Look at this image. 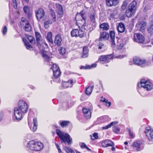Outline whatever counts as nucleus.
<instances>
[{
    "mask_svg": "<svg viewBox=\"0 0 153 153\" xmlns=\"http://www.w3.org/2000/svg\"><path fill=\"white\" fill-rule=\"evenodd\" d=\"M104 46V44L101 42H100L98 45V48L100 49H102V47Z\"/></svg>",
    "mask_w": 153,
    "mask_h": 153,
    "instance_id": "55",
    "label": "nucleus"
},
{
    "mask_svg": "<svg viewBox=\"0 0 153 153\" xmlns=\"http://www.w3.org/2000/svg\"><path fill=\"white\" fill-rule=\"evenodd\" d=\"M110 35L111 39V45L112 47L114 48L115 46L116 43V39L115 38V32L114 31H111L110 32Z\"/></svg>",
    "mask_w": 153,
    "mask_h": 153,
    "instance_id": "13",
    "label": "nucleus"
},
{
    "mask_svg": "<svg viewBox=\"0 0 153 153\" xmlns=\"http://www.w3.org/2000/svg\"><path fill=\"white\" fill-rule=\"evenodd\" d=\"M59 53L62 54H64L66 52L65 49L63 47H60L58 50Z\"/></svg>",
    "mask_w": 153,
    "mask_h": 153,
    "instance_id": "38",
    "label": "nucleus"
},
{
    "mask_svg": "<svg viewBox=\"0 0 153 153\" xmlns=\"http://www.w3.org/2000/svg\"><path fill=\"white\" fill-rule=\"evenodd\" d=\"M89 16L91 21L92 23H95L97 16L96 15L95 12L94 10L90 11L89 13Z\"/></svg>",
    "mask_w": 153,
    "mask_h": 153,
    "instance_id": "15",
    "label": "nucleus"
},
{
    "mask_svg": "<svg viewBox=\"0 0 153 153\" xmlns=\"http://www.w3.org/2000/svg\"><path fill=\"white\" fill-rule=\"evenodd\" d=\"M24 10L25 12L26 13L29 12V7L27 6H25L24 7Z\"/></svg>",
    "mask_w": 153,
    "mask_h": 153,
    "instance_id": "49",
    "label": "nucleus"
},
{
    "mask_svg": "<svg viewBox=\"0 0 153 153\" xmlns=\"http://www.w3.org/2000/svg\"><path fill=\"white\" fill-rule=\"evenodd\" d=\"M62 39L61 36L59 35H57L55 37L54 41V43L58 46H60L62 44Z\"/></svg>",
    "mask_w": 153,
    "mask_h": 153,
    "instance_id": "23",
    "label": "nucleus"
},
{
    "mask_svg": "<svg viewBox=\"0 0 153 153\" xmlns=\"http://www.w3.org/2000/svg\"><path fill=\"white\" fill-rule=\"evenodd\" d=\"M51 63L53 64V66L51 67V68L52 69L53 72H54V71H57L59 70V68L56 64H53L52 62H51Z\"/></svg>",
    "mask_w": 153,
    "mask_h": 153,
    "instance_id": "34",
    "label": "nucleus"
},
{
    "mask_svg": "<svg viewBox=\"0 0 153 153\" xmlns=\"http://www.w3.org/2000/svg\"><path fill=\"white\" fill-rule=\"evenodd\" d=\"M82 111L84 114V116L87 119H89L91 117V110L86 108H83Z\"/></svg>",
    "mask_w": 153,
    "mask_h": 153,
    "instance_id": "16",
    "label": "nucleus"
},
{
    "mask_svg": "<svg viewBox=\"0 0 153 153\" xmlns=\"http://www.w3.org/2000/svg\"><path fill=\"white\" fill-rule=\"evenodd\" d=\"M80 69H90V65H86L85 66H82L80 67Z\"/></svg>",
    "mask_w": 153,
    "mask_h": 153,
    "instance_id": "53",
    "label": "nucleus"
},
{
    "mask_svg": "<svg viewBox=\"0 0 153 153\" xmlns=\"http://www.w3.org/2000/svg\"><path fill=\"white\" fill-rule=\"evenodd\" d=\"M18 108L16 107L14 109V114L17 120H20L22 118L23 114L24 113L19 110Z\"/></svg>",
    "mask_w": 153,
    "mask_h": 153,
    "instance_id": "10",
    "label": "nucleus"
},
{
    "mask_svg": "<svg viewBox=\"0 0 153 153\" xmlns=\"http://www.w3.org/2000/svg\"><path fill=\"white\" fill-rule=\"evenodd\" d=\"M137 26L141 31L143 32L146 28V23L143 21H141L138 22Z\"/></svg>",
    "mask_w": 153,
    "mask_h": 153,
    "instance_id": "21",
    "label": "nucleus"
},
{
    "mask_svg": "<svg viewBox=\"0 0 153 153\" xmlns=\"http://www.w3.org/2000/svg\"><path fill=\"white\" fill-rule=\"evenodd\" d=\"M131 0H125L123 2L121 8L123 9H125L127 7L128 4L131 1Z\"/></svg>",
    "mask_w": 153,
    "mask_h": 153,
    "instance_id": "31",
    "label": "nucleus"
},
{
    "mask_svg": "<svg viewBox=\"0 0 153 153\" xmlns=\"http://www.w3.org/2000/svg\"><path fill=\"white\" fill-rule=\"evenodd\" d=\"M145 38L143 35L140 33H135L134 35V40L139 43H143Z\"/></svg>",
    "mask_w": 153,
    "mask_h": 153,
    "instance_id": "7",
    "label": "nucleus"
},
{
    "mask_svg": "<svg viewBox=\"0 0 153 153\" xmlns=\"http://www.w3.org/2000/svg\"><path fill=\"white\" fill-rule=\"evenodd\" d=\"M80 147L82 148H85L89 151H91V150L84 143H82Z\"/></svg>",
    "mask_w": 153,
    "mask_h": 153,
    "instance_id": "45",
    "label": "nucleus"
},
{
    "mask_svg": "<svg viewBox=\"0 0 153 153\" xmlns=\"http://www.w3.org/2000/svg\"><path fill=\"white\" fill-rule=\"evenodd\" d=\"M139 88L143 87L147 91H150L153 88V85L149 81L145 79L141 80L140 83L138 84Z\"/></svg>",
    "mask_w": 153,
    "mask_h": 153,
    "instance_id": "4",
    "label": "nucleus"
},
{
    "mask_svg": "<svg viewBox=\"0 0 153 153\" xmlns=\"http://www.w3.org/2000/svg\"><path fill=\"white\" fill-rule=\"evenodd\" d=\"M69 107H71L73 105V102L70 100L67 102Z\"/></svg>",
    "mask_w": 153,
    "mask_h": 153,
    "instance_id": "51",
    "label": "nucleus"
},
{
    "mask_svg": "<svg viewBox=\"0 0 153 153\" xmlns=\"http://www.w3.org/2000/svg\"><path fill=\"white\" fill-rule=\"evenodd\" d=\"M36 15L37 19L39 20L44 16V10L42 9H39L37 10L36 13Z\"/></svg>",
    "mask_w": 153,
    "mask_h": 153,
    "instance_id": "14",
    "label": "nucleus"
},
{
    "mask_svg": "<svg viewBox=\"0 0 153 153\" xmlns=\"http://www.w3.org/2000/svg\"><path fill=\"white\" fill-rule=\"evenodd\" d=\"M101 101H102L103 102H105L106 104V105L109 107L111 104V102H108V100L106 99L103 98V97H102L101 98Z\"/></svg>",
    "mask_w": 153,
    "mask_h": 153,
    "instance_id": "36",
    "label": "nucleus"
},
{
    "mask_svg": "<svg viewBox=\"0 0 153 153\" xmlns=\"http://www.w3.org/2000/svg\"><path fill=\"white\" fill-rule=\"evenodd\" d=\"M35 33L36 41L38 43H39L41 38V34L37 32H36Z\"/></svg>",
    "mask_w": 153,
    "mask_h": 153,
    "instance_id": "33",
    "label": "nucleus"
},
{
    "mask_svg": "<svg viewBox=\"0 0 153 153\" xmlns=\"http://www.w3.org/2000/svg\"><path fill=\"white\" fill-rule=\"evenodd\" d=\"M108 117L107 116H103L97 118V120L98 121H101V122H103L106 121V119H107Z\"/></svg>",
    "mask_w": 153,
    "mask_h": 153,
    "instance_id": "35",
    "label": "nucleus"
},
{
    "mask_svg": "<svg viewBox=\"0 0 153 153\" xmlns=\"http://www.w3.org/2000/svg\"><path fill=\"white\" fill-rule=\"evenodd\" d=\"M111 125H108L107 126H106L105 127H102V129H108V128L111 127Z\"/></svg>",
    "mask_w": 153,
    "mask_h": 153,
    "instance_id": "58",
    "label": "nucleus"
},
{
    "mask_svg": "<svg viewBox=\"0 0 153 153\" xmlns=\"http://www.w3.org/2000/svg\"><path fill=\"white\" fill-rule=\"evenodd\" d=\"M7 32V28L6 26L4 27L3 30V34L4 35L6 34Z\"/></svg>",
    "mask_w": 153,
    "mask_h": 153,
    "instance_id": "57",
    "label": "nucleus"
},
{
    "mask_svg": "<svg viewBox=\"0 0 153 153\" xmlns=\"http://www.w3.org/2000/svg\"><path fill=\"white\" fill-rule=\"evenodd\" d=\"M128 132L130 135V136L131 137V138H133L134 137V136L133 133L131 132L130 129H128Z\"/></svg>",
    "mask_w": 153,
    "mask_h": 153,
    "instance_id": "56",
    "label": "nucleus"
},
{
    "mask_svg": "<svg viewBox=\"0 0 153 153\" xmlns=\"http://www.w3.org/2000/svg\"><path fill=\"white\" fill-rule=\"evenodd\" d=\"M56 134L59 137L61 140L62 143H67L68 144H71L72 142V139L69 135L64 132H62L60 130H56Z\"/></svg>",
    "mask_w": 153,
    "mask_h": 153,
    "instance_id": "3",
    "label": "nucleus"
},
{
    "mask_svg": "<svg viewBox=\"0 0 153 153\" xmlns=\"http://www.w3.org/2000/svg\"><path fill=\"white\" fill-rule=\"evenodd\" d=\"M64 149L67 153H75L74 151L70 148L65 147Z\"/></svg>",
    "mask_w": 153,
    "mask_h": 153,
    "instance_id": "37",
    "label": "nucleus"
},
{
    "mask_svg": "<svg viewBox=\"0 0 153 153\" xmlns=\"http://www.w3.org/2000/svg\"><path fill=\"white\" fill-rule=\"evenodd\" d=\"M119 123L117 121H114L111 123L109 124H115L118 123Z\"/></svg>",
    "mask_w": 153,
    "mask_h": 153,
    "instance_id": "62",
    "label": "nucleus"
},
{
    "mask_svg": "<svg viewBox=\"0 0 153 153\" xmlns=\"http://www.w3.org/2000/svg\"><path fill=\"white\" fill-rule=\"evenodd\" d=\"M83 51L82 53V57L85 58L88 56V48L86 46H84L83 48Z\"/></svg>",
    "mask_w": 153,
    "mask_h": 153,
    "instance_id": "28",
    "label": "nucleus"
},
{
    "mask_svg": "<svg viewBox=\"0 0 153 153\" xmlns=\"http://www.w3.org/2000/svg\"><path fill=\"white\" fill-rule=\"evenodd\" d=\"M93 88V86H89L86 89L85 93L88 95H90L92 92V89Z\"/></svg>",
    "mask_w": 153,
    "mask_h": 153,
    "instance_id": "32",
    "label": "nucleus"
},
{
    "mask_svg": "<svg viewBox=\"0 0 153 153\" xmlns=\"http://www.w3.org/2000/svg\"><path fill=\"white\" fill-rule=\"evenodd\" d=\"M113 131L115 133H117L120 131L119 128L117 126H115L113 128Z\"/></svg>",
    "mask_w": 153,
    "mask_h": 153,
    "instance_id": "46",
    "label": "nucleus"
},
{
    "mask_svg": "<svg viewBox=\"0 0 153 153\" xmlns=\"http://www.w3.org/2000/svg\"><path fill=\"white\" fill-rule=\"evenodd\" d=\"M53 74L54 77L56 78H58L60 76V72L59 70L57 71H54Z\"/></svg>",
    "mask_w": 153,
    "mask_h": 153,
    "instance_id": "40",
    "label": "nucleus"
},
{
    "mask_svg": "<svg viewBox=\"0 0 153 153\" xmlns=\"http://www.w3.org/2000/svg\"><path fill=\"white\" fill-rule=\"evenodd\" d=\"M13 4V6L14 8L15 9H16L17 7V4L16 3V0H12Z\"/></svg>",
    "mask_w": 153,
    "mask_h": 153,
    "instance_id": "50",
    "label": "nucleus"
},
{
    "mask_svg": "<svg viewBox=\"0 0 153 153\" xmlns=\"http://www.w3.org/2000/svg\"><path fill=\"white\" fill-rule=\"evenodd\" d=\"M146 136L150 140H153V131L152 129L149 127H146L145 131Z\"/></svg>",
    "mask_w": 153,
    "mask_h": 153,
    "instance_id": "9",
    "label": "nucleus"
},
{
    "mask_svg": "<svg viewBox=\"0 0 153 153\" xmlns=\"http://www.w3.org/2000/svg\"><path fill=\"white\" fill-rule=\"evenodd\" d=\"M93 136L94 138L92 137V136L91 135V139L92 140H94L95 139H97L98 138V134L97 133H94L93 134Z\"/></svg>",
    "mask_w": 153,
    "mask_h": 153,
    "instance_id": "42",
    "label": "nucleus"
},
{
    "mask_svg": "<svg viewBox=\"0 0 153 153\" xmlns=\"http://www.w3.org/2000/svg\"><path fill=\"white\" fill-rule=\"evenodd\" d=\"M137 2L135 0H133L130 3L128 6V9L131 10L135 12L137 8Z\"/></svg>",
    "mask_w": 153,
    "mask_h": 153,
    "instance_id": "19",
    "label": "nucleus"
},
{
    "mask_svg": "<svg viewBox=\"0 0 153 153\" xmlns=\"http://www.w3.org/2000/svg\"><path fill=\"white\" fill-rule=\"evenodd\" d=\"M56 12L60 16L62 15L63 13V11L62 6L59 4H56Z\"/></svg>",
    "mask_w": 153,
    "mask_h": 153,
    "instance_id": "22",
    "label": "nucleus"
},
{
    "mask_svg": "<svg viewBox=\"0 0 153 153\" xmlns=\"http://www.w3.org/2000/svg\"><path fill=\"white\" fill-rule=\"evenodd\" d=\"M135 12L128 8L126 11V14L127 17H130L133 16L134 15Z\"/></svg>",
    "mask_w": 153,
    "mask_h": 153,
    "instance_id": "27",
    "label": "nucleus"
},
{
    "mask_svg": "<svg viewBox=\"0 0 153 153\" xmlns=\"http://www.w3.org/2000/svg\"><path fill=\"white\" fill-rule=\"evenodd\" d=\"M96 66L97 65L96 64H94L90 66V69L96 67Z\"/></svg>",
    "mask_w": 153,
    "mask_h": 153,
    "instance_id": "61",
    "label": "nucleus"
},
{
    "mask_svg": "<svg viewBox=\"0 0 153 153\" xmlns=\"http://www.w3.org/2000/svg\"><path fill=\"white\" fill-rule=\"evenodd\" d=\"M148 30L149 33H153V25L151 24L147 28Z\"/></svg>",
    "mask_w": 153,
    "mask_h": 153,
    "instance_id": "43",
    "label": "nucleus"
},
{
    "mask_svg": "<svg viewBox=\"0 0 153 153\" xmlns=\"http://www.w3.org/2000/svg\"><path fill=\"white\" fill-rule=\"evenodd\" d=\"M51 13V15L53 17L54 19H55L56 18V16L55 15V13L54 11L52 10H50Z\"/></svg>",
    "mask_w": 153,
    "mask_h": 153,
    "instance_id": "48",
    "label": "nucleus"
},
{
    "mask_svg": "<svg viewBox=\"0 0 153 153\" xmlns=\"http://www.w3.org/2000/svg\"><path fill=\"white\" fill-rule=\"evenodd\" d=\"M106 3L108 6L116 5L118 3V0H106Z\"/></svg>",
    "mask_w": 153,
    "mask_h": 153,
    "instance_id": "24",
    "label": "nucleus"
},
{
    "mask_svg": "<svg viewBox=\"0 0 153 153\" xmlns=\"http://www.w3.org/2000/svg\"><path fill=\"white\" fill-rule=\"evenodd\" d=\"M109 36V35L108 33L105 32H102L100 34L99 40L102 41L106 40L108 38Z\"/></svg>",
    "mask_w": 153,
    "mask_h": 153,
    "instance_id": "25",
    "label": "nucleus"
},
{
    "mask_svg": "<svg viewBox=\"0 0 153 153\" xmlns=\"http://www.w3.org/2000/svg\"><path fill=\"white\" fill-rule=\"evenodd\" d=\"M101 145L103 147H106L109 146H114V143L111 140H105L102 141Z\"/></svg>",
    "mask_w": 153,
    "mask_h": 153,
    "instance_id": "12",
    "label": "nucleus"
},
{
    "mask_svg": "<svg viewBox=\"0 0 153 153\" xmlns=\"http://www.w3.org/2000/svg\"><path fill=\"white\" fill-rule=\"evenodd\" d=\"M133 61L134 64L138 65L146 64V62L145 60H143L138 57H135L133 59Z\"/></svg>",
    "mask_w": 153,
    "mask_h": 153,
    "instance_id": "11",
    "label": "nucleus"
},
{
    "mask_svg": "<svg viewBox=\"0 0 153 153\" xmlns=\"http://www.w3.org/2000/svg\"><path fill=\"white\" fill-rule=\"evenodd\" d=\"M27 147L31 151H39L43 148V145L40 142L32 140L27 143Z\"/></svg>",
    "mask_w": 153,
    "mask_h": 153,
    "instance_id": "2",
    "label": "nucleus"
},
{
    "mask_svg": "<svg viewBox=\"0 0 153 153\" xmlns=\"http://www.w3.org/2000/svg\"><path fill=\"white\" fill-rule=\"evenodd\" d=\"M56 146L57 148V149H58V150H59V149H60V148L58 145L57 144H56Z\"/></svg>",
    "mask_w": 153,
    "mask_h": 153,
    "instance_id": "64",
    "label": "nucleus"
},
{
    "mask_svg": "<svg viewBox=\"0 0 153 153\" xmlns=\"http://www.w3.org/2000/svg\"><path fill=\"white\" fill-rule=\"evenodd\" d=\"M3 114L1 113H0V122L1 121V120L2 118Z\"/></svg>",
    "mask_w": 153,
    "mask_h": 153,
    "instance_id": "63",
    "label": "nucleus"
},
{
    "mask_svg": "<svg viewBox=\"0 0 153 153\" xmlns=\"http://www.w3.org/2000/svg\"><path fill=\"white\" fill-rule=\"evenodd\" d=\"M116 41L115 42L116 45L115 47H116L118 50L122 49L124 47V45L121 42V40L117 37H116Z\"/></svg>",
    "mask_w": 153,
    "mask_h": 153,
    "instance_id": "18",
    "label": "nucleus"
},
{
    "mask_svg": "<svg viewBox=\"0 0 153 153\" xmlns=\"http://www.w3.org/2000/svg\"><path fill=\"white\" fill-rule=\"evenodd\" d=\"M117 30L120 33H122L124 32L125 27L124 25L122 23H119L117 26Z\"/></svg>",
    "mask_w": 153,
    "mask_h": 153,
    "instance_id": "26",
    "label": "nucleus"
},
{
    "mask_svg": "<svg viewBox=\"0 0 153 153\" xmlns=\"http://www.w3.org/2000/svg\"><path fill=\"white\" fill-rule=\"evenodd\" d=\"M52 33L51 32H48L47 35V39L48 41L51 43H53L52 39Z\"/></svg>",
    "mask_w": 153,
    "mask_h": 153,
    "instance_id": "30",
    "label": "nucleus"
},
{
    "mask_svg": "<svg viewBox=\"0 0 153 153\" xmlns=\"http://www.w3.org/2000/svg\"><path fill=\"white\" fill-rule=\"evenodd\" d=\"M113 56V55L111 54L108 55H102L100 57L99 60L100 61L107 63L109 62L110 60L112 59Z\"/></svg>",
    "mask_w": 153,
    "mask_h": 153,
    "instance_id": "8",
    "label": "nucleus"
},
{
    "mask_svg": "<svg viewBox=\"0 0 153 153\" xmlns=\"http://www.w3.org/2000/svg\"><path fill=\"white\" fill-rule=\"evenodd\" d=\"M29 127L30 129L34 132L36 131L37 128V125H29Z\"/></svg>",
    "mask_w": 153,
    "mask_h": 153,
    "instance_id": "39",
    "label": "nucleus"
},
{
    "mask_svg": "<svg viewBox=\"0 0 153 153\" xmlns=\"http://www.w3.org/2000/svg\"><path fill=\"white\" fill-rule=\"evenodd\" d=\"M85 12L83 10L79 13H77L75 18L76 24L79 27V29H74L71 32V35L72 37H79L82 38L84 34L85 23V18L84 14Z\"/></svg>",
    "mask_w": 153,
    "mask_h": 153,
    "instance_id": "1",
    "label": "nucleus"
},
{
    "mask_svg": "<svg viewBox=\"0 0 153 153\" xmlns=\"http://www.w3.org/2000/svg\"><path fill=\"white\" fill-rule=\"evenodd\" d=\"M52 23V22L50 20H48L45 22L44 23V25L45 28L46 29H48L49 27V25L51 24Z\"/></svg>",
    "mask_w": 153,
    "mask_h": 153,
    "instance_id": "41",
    "label": "nucleus"
},
{
    "mask_svg": "<svg viewBox=\"0 0 153 153\" xmlns=\"http://www.w3.org/2000/svg\"><path fill=\"white\" fill-rule=\"evenodd\" d=\"M37 123V120L36 118H34L33 120V124H36V123Z\"/></svg>",
    "mask_w": 153,
    "mask_h": 153,
    "instance_id": "60",
    "label": "nucleus"
},
{
    "mask_svg": "<svg viewBox=\"0 0 153 153\" xmlns=\"http://www.w3.org/2000/svg\"><path fill=\"white\" fill-rule=\"evenodd\" d=\"M18 109L24 114L28 111V106L25 102L23 100H20L18 103Z\"/></svg>",
    "mask_w": 153,
    "mask_h": 153,
    "instance_id": "5",
    "label": "nucleus"
},
{
    "mask_svg": "<svg viewBox=\"0 0 153 153\" xmlns=\"http://www.w3.org/2000/svg\"><path fill=\"white\" fill-rule=\"evenodd\" d=\"M26 48L27 49H30L32 48L31 45H30L28 43H25V44Z\"/></svg>",
    "mask_w": 153,
    "mask_h": 153,
    "instance_id": "52",
    "label": "nucleus"
},
{
    "mask_svg": "<svg viewBox=\"0 0 153 153\" xmlns=\"http://www.w3.org/2000/svg\"><path fill=\"white\" fill-rule=\"evenodd\" d=\"M100 27L103 30H107L109 29V25L107 23H103L100 25Z\"/></svg>",
    "mask_w": 153,
    "mask_h": 153,
    "instance_id": "29",
    "label": "nucleus"
},
{
    "mask_svg": "<svg viewBox=\"0 0 153 153\" xmlns=\"http://www.w3.org/2000/svg\"><path fill=\"white\" fill-rule=\"evenodd\" d=\"M74 82L71 79H70L67 82L62 81V84L65 88L71 87L73 85Z\"/></svg>",
    "mask_w": 153,
    "mask_h": 153,
    "instance_id": "20",
    "label": "nucleus"
},
{
    "mask_svg": "<svg viewBox=\"0 0 153 153\" xmlns=\"http://www.w3.org/2000/svg\"><path fill=\"white\" fill-rule=\"evenodd\" d=\"M21 26L23 27L26 31L29 32L31 30V27L28 22L24 18L21 19L20 22Z\"/></svg>",
    "mask_w": 153,
    "mask_h": 153,
    "instance_id": "6",
    "label": "nucleus"
},
{
    "mask_svg": "<svg viewBox=\"0 0 153 153\" xmlns=\"http://www.w3.org/2000/svg\"><path fill=\"white\" fill-rule=\"evenodd\" d=\"M42 56L45 59L48 60L49 59V57L48 56L44 53H43L42 54Z\"/></svg>",
    "mask_w": 153,
    "mask_h": 153,
    "instance_id": "54",
    "label": "nucleus"
},
{
    "mask_svg": "<svg viewBox=\"0 0 153 153\" xmlns=\"http://www.w3.org/2000/svg\"><path fill=\"white\" fill-rule=\"evenodd\" d=\"M26 36L30 43L33 42L34 40V38L33 37L28 35Z\"/></svg>",
    "mask_w": 153,
    "mask_h": 153,
    "instance_id": "44",
    "label": "nucleus"
},
{
    "mask_svg": "<svg viewBox=\"0 0 153 153\" xmlns=\"http://www.w3.org/2000/svg\"><path fill=\"white\" fill-rule=\"evenodd\" d=\"M133 147L135 148L137 151H140L143 147V143L141 141H138L133 143L132 144Z\"/></svg>",
    "mask_w": 153,
    "mask_h": 153,
    "instance_id": "17",
    "label": "nucleus"
},
{
    "mask_svg": "<svg viewBox=\"0 0 153 153\" xmlns=\"http://www.w3.org/2000/svg\"><path fill=\"white\" fill-rule=\"evenodd\" d=\"M125 56V55H119L117 56L116 58L121 59L124 58Z\"/></svg>",
    "mask_w": 153,
    "mask_h": 153,
    "instance_id": "59",
    "label": "nucleus"
},
{
    "mask_svg": "<svg viewBox=\"0 0 153 153\" xmlns=\"http://www.w3.org/2000/svg\"><path fill=\"white\" fill-rule=\"evenodd\" d=\"M59 123L60 124H67L70 123V122L68 121H60Z\"/></svg>",
    "mask_w": 153,
    "mask_h": 153,
    "instance_id": "47",
    "label": "nucleus"
}]
</instances>
